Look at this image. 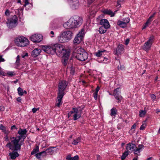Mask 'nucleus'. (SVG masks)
I'll list each match as a JSON object with an SVG mask.
<instances>
[{"instance_id":"f257e3e1","label":"nucleus","mask_w":160,"mask_h":160,"mask_svg":"<svg viewBox=\"0 0 160 160\" xmlns=\"http://www.w3.org/2000/svg\"><path fill=\"white\" fill-rule=\"evenodd\" d=\"M27 132L26 129H20L18 133L20 135L16 137H11V142H8L6 146L10 149H14L16 150H20L22 144L19 142L22 138L24 139L26 137Z\"/></svg>"},{"instance_id":"f03ea898","label":"nucleus","mask_w":160,"mask_h":160,"mask_svg":"<svg viewBox=\"0 0 160 160\" xmlns=\"http://www.w3.org/2000/svg\"><path fill=\"white\" fill-rule=\"evenodd\" d=\"M83 22L82 18L78 17L76 18H70L67 22L63 24V27L68 29H72L79 27Z\"/></svg>"},{"instance_id":"7ed1b4c3","label":"nucleus","mask_w":160,"mask_h":160,"mask_svg":"<svg viewBox=\"0 0 160 160\" xmlns=\"http://www.w3.org/2000/svg\"><path fill=\"white\" fill-rule=\"evenodd\" d=\"M57 55L62 58V62L64 66H66L68 62V58L70 55V51L65 49L63 47H58L57 49Z\"/></svg>"},{"instance_id":"20e7f679","label":"nucleus","mask_w":160,"mask_h":160,"mask_svg":"<svg viewBox=\"0 0 160 160\" xmlns=\"http://www.w3.org/2000/svg\"><path fill=\"white\" fill-rule=\"evenodd\" d=\"M73 56L78 60L83 61L87 59L88 54L82 48L78 47L74 50Z\"/></svg>"},{"instance_id":"39448f33","label":"nucleus","mask_w":160,"mask_h":160,"mask_svg":"<svg viewBox=\"0 0 160 160\" xmlns=\"http://www.w3.org/2000/svg\"><path fill=\"white\" fill-rule=\"evenodd\" d=\"M73 33L70 30L62 31L57 37L58 41L60 43H65L70 41L73 37Z\"/></svg>"},{"instance_id":"423d86ee","label":"nucleus","mask_w":160,"mask_h":160,"mask_svg":"<svg viewBox=\"0 0 160 160\" xmlns=\"http://www.w3.org/2000/svg\"><path fill=\"white\" fill-rule=\"evenodd\" d=\"M144 147V146L142 144L139 145L138 147H136L135 144L130 142L126 145V151L129 153H131L133 151L134 154H138L142 150Z\"/></svg>"},{"instance_id":"0eeeda50","label":"nucleus","mask_w":160,"mask_h":160,"mask_svg":"<svg viewBox=\"0 0 160 160\" xmlns=\"http://www.w3.org/2000/svg\"><path fill=\"white\" fill-rule=\"evenodd\" d=\"M82 110L80 107L73 108L72 110L68 113V118H70L72 115L74 120H77L81 117Z\"/></svg>"},{"instance_id":"6e6552de","label":"nucleus","mask_w":160,"mask_h":160,"mask_svg":"<svg viewBox=\"0 0 160 160\" xmlns=\"http://www.w3.org/2000/svg\"><path fill=\"white\" fill-rule=\"evenodd\" d=\"M15 44L18 47H24L29 44L28 39L24 37H18L15 40Z\"/></svg>"},{"instance_id":"1a4fd4ad","label":"nucleus","mask_w":160,"mask_h":160,"mask_svg":"<svg viewBox=\"0 0 160 160\" xmlns=\"http://www.w3.org/2000/svg\"><path fill=\"white\" fill-rule=\"evenodd\" d=\"M63 47L60 45L55 44L54 47H52L50 46H45L43 47L42 49L43 50L48 54L52 55L56 53L57 54V49L58 47Z\"/></svg>"},{"instance_id":"9d476101","label":"nucleus","mask_w":160,"mask_h":160,"mask_svg":"<svg viewBox=\"0 0 160 160\" xmlns=\"http://www.w3.org/2000/svg\"><path fill=\"white\" fill-rule=\"evenodd\" d=\"M68 84L67 82L65 80H61L60 81L58 86V94L64 95L65 94L64 91Z\"/></svg>"},{"instance_id":"9b49d317","label":"nucleus","mask_w":160,"mask_h":160,"mask_svg":"<svg viewBox=\"0 0 160 160\" xmlns=\"http://www.w3.org/2000/svg\"><path fill=\"white\" fill-rule=\"evenodd\" d=\"M86 32V30L84 28L81 29L74 39L73 42L74 44H78L80 43Z\"/></svg>"},{"instance_id":"f8f14e48","label":"nucleus","mask_w":160,"mask_h":160,"mask_svg":"<svg viewBox=\"0 0 160 160\" xmlns=\"http://www.w3.org/2000/svg\"><path fill=\"white\" fill-rule=\"evenodd\" d=\"M18 20L16 16L14 15L12 18L8 20L7 22V27L10 29L15 27L17 25Z\"/></svg>"},{"instance_id":"ddd939ff","label":"nucleus","mask_w":160,"mask_h":160,"mask_svg":"<svg viewBox=\"0 0 160 160\" xmlns=\"http://www.w3.org/2000/svg\"><path fill=\"white\" fill-rule=\"evenodd\" d=\"M154 39V37L153 36H151L148 39V41L145 42L144 45L142 47L143 49L147 52L150 49L153 43Z\"/></svg>"},{"instance_id":"4468645a","label":"nucleus","mask_w":160,"mask_h":160,"mask_svg":"<svg viewBox=\"0 0 160 160\" xmlns=\"http://www.w3.org/2000/svg\"><path fill=\"white\" fill-rule=\"evenodd\" d=\"M120 94L121 92L119 88H118L114 90L113 95L115 99L117 100V102L118 103L120 102L122 98Z\"/></svg>"},{"instance_id":"2eb2a0df","label":"nucleus","mask_w":160,"mask_h":160,"mask_svg":"<svg viewBox=\"0 0 160 160\" xmlns=\"http://www.w3.org/2000/svg\"><path fill=\"white\" fill-rule=\"evenodd\" d=\"M30 39L33 42H39L42 40V36L40 34H34L31 36Z\"/></svg>"},{"instance_id":"dca6fc26","label":"nucleus","mask_w":160,"mask_h":160,"mask_svg":"<svg viewBox=\"0 0 160 160\" xmlns=\"http://www.w3.org/2000/svg\"><path fill=\"white\" fill-rule=\"evenodd\" d=\"M54 148L53 147H51L48 148L45 151H43L40 152L38 153L37 154V157L39 158L40 155L41 154H43V156H46L47 153L49 154H52L54 152L53 149Z\"/></svg>"},{"instance_id":"f3484780","label":"nucleus","mask_w":160,"mask_h":160,"mask_svg":"<svg viewBox=\"0 0 160 160\" xmlns=\"http://www.w3.org/2000/svg\"><path fill=\"white\" fill-rule=\"evenodd\" d=\"M124 46L122 44L119 45L115 52V54L118 56L124 52Z\"/></svg>"},{"instance_id":"a211bd4d","label":"nucleus","mask_w":160,"mask_h":160,"mask_svg":"<svg viewBox=\"0 0 160 160\" xmlns=\"http://www.w3.org/2000/svg\"><path fill=\"white\" fill-rule=\"evenodd\" d=\"M100 24L102 27H103L107 28H108L110 27V24L108 21L106 19H102L100 22Z\"/></svg>"},{"instance_id":"6ab92c4d","label":"nucleus","mask_w":160,"mask_h":160,"mask_svg":"<svg viewBox=\"0 0 160 160\" xmlns=\"http://www.w3.org/2000/svg\"><path fill=\"white\" fill-rule=\"evenodd\" d=\"M14 150V151L9 153V155L10 156V158L12 159H15L17 157L19 156V154L16 151L18 150H16L14 149H11Z\"/></svg>"},{"instance_id":"aec40b11","label":"nucleus","mask_w":160,"mask_h":160,"mask_svg":"<svg viewBox=\"0 0 160 160\" xmlns=\"http://www.w3.org/2000/svg\"><path fill=\"white\" fill-rule=\"evenodd\" d=\"M64 95L61 94H58L57 97V101L56 103V106L59 107L62 104V99Z\"/></svg>"},{"instance_id":"412c9836","label":"nucleus","mask_w":160,"mask_h":160,"mask_svg":"<svg viewBox=\"0 0 160 160\" xmlns=\"http://www.w3.org/2000/svg\"><path fill=\"white\" fill-rule=\"evenodd\" d=\"M41 52V49L36 48L33 50L32 53V55L34 57H36L38 56Z\"/></svg>"},{"instance_id":"4be33fe9","label":"nucleus","mask_w":160,"mask_h":160,"mask_svg":"<svg viewBox=\"0 0 160 160\" xmlns=\"http://www.w3.org/2000/svg\"><path fill=\"white\" fill-rule=\"evenodd\" d=\"M71 8L73 10H76L78 9L80 6L79 1L75 3H72L70 5Z\"/></svg>"},{"instance_id":"5701e85b","label":"nucleus","mask_w":160,"mask_h":160,"mask_svg":"<svg viewBox=\"0 0 160 160\" xmlns=\"http://www.w3.org/2000/svg\"><path fill=\"white\" fill-rule=\"evenodd\" d=\"M103 12L104 14H108L110 15L111 17H113L115 15V13L110 10H104L103 11Z\"/></svg>"},{"instance_id":"b1692460","label":"nucleus","mask_w":160,"mask_h":160,"mask_svg":"<svg viewBox=\"0 0 160 160\" xmlns=\"http://www.w3.org/2000/svg\"><path fill=\"white\" fill-rule=\"evenodd\" d=\"M117 24L120 27L122 28H124L126 27L127 25L126 24V23L125 22H123L122 21L118 20L117 22Z\"/></svg>"},{"instance_id":"393cba45","label":"nucleus","mask_w":160,"mask_h":160,"mask_svg":"<svg viewBox=\"0 0 160 160\" xmlns=\"http://www.w3.org/2000/svg\"><path fill=\"white\" fill-rule=\"evenodd\" d=\"M108 28L101 26L99 28V33L101 34H103L105 33Z\"/></svg>"},{"instance_id":"a878e982","label":"nucleus","mask_w":160,"mask_h":160,"mask_svg":"<svg viewBox=\"0 0 160 160\" xmlns=\"http://www.w3.org/2000/svg\"><path fill=\"white\" fill-rule=\"evenodd\" d=\"M81 141V138L78 137V138H76L73 140V142L72 143V144L74 145H77L79 142Z\"/></svg>"},{"instance_id":"bb28decb","label":"nucleus","mask_w":160,"mask_h":160,"mask_svg":"<svg viewBox=\"0 0 160 160\" xmlns=\"http://www.w3.org/2000/svg\"><path fill=\"white\" fill-rule=\"evenodd\" d=\"M111 115L112 116H114L117 114V110L115 108H113L111 110Z\"/></svg>"},{"instance_id":"cd10ccee","label":"nucleus","mask_w":160,"mask_h":160,"mask_svg":"<svg viewBox=\"0 0 160 160\" xmlns=\"http://www.w3.org/2000/svg\"><path fill=\"white\" fill-rule=\"evenodd\" d=\"M39 147L38 146H36L35 148H34L32 151L31 152V155H33L36 154L37 152H39Z\"/></svg>"},{"instance_id":"c85d7f7f","label":"nucleus","mask_w":160,"mask_h":160,"mask_svg":"<svg viewBox=\"0 0 160 160\" xmlns=\"http://www.w3.org/2000/svg\"><path fill=\"white\" fill-rule=\"evenodd\" d=\"M146 111L145 110H141L139 111V116L141 117H144Z\"/></svg>"},{"instance_id":"c756f323","label":"nucleus","mask_w":160,"mask_h":160,"mask_svg":"<svg viewBox=\"0 0 160 160\" xmlns=\"http://www.w3.org/2000/svg\"><path fill=\"white\" fill-rule=\"evenodd\" d=\"M18 94L20 96H22L23 95V90L20 87H19L17 89Z\"/></svg>"},{"instance_id":"7c9ffc66","label":"nucleus","mask_w":160,"mask_h":160,"mask_svg":"<svg viewBox=\"0 0 160 160\" xmlns=\"http://www.w3.org/2000/svg\"><path fill=\"white\" fill-rule=\"evenodd\" d=\"M105 51H106L105 50H99L96 53V55L97 57H100L102 55V53L105 52Z\"/></svg>"},{"instance_id":"2f4dec72","label":"nucleus","mask_w":160,"mask_h":160,"mask_svg":"<svg viewBox=\"0 0 160 160\" xmlns=\"http://www.w3.org/2000/svg\"><path fill=\"white\" fill-rule=\"evenodd\" d=\"M129 152L126 151L122 154L121 157V159L122 160L125 159L126 157L128 155Z\"/></svg>"},{"instance_id":"473e14b6","label":"nucleus","mask_w":160,"mask_h":160,"mask_svg":"<svg viewBox=\"0 0 160 160\" xmlns=\"http://www.w3.org/2000/svg\"><path fill=\"white\" fill-rule=\"evenodd\" d=\"M6 74L11 77H12V76L15 75V72L12 71H8Z\"/></svg>"},{"instance_id":"72a5a7b5","label":"nucleus","mask_w":160,"mask_h":160,"mask_svg":"<svg viewBox=\"0 0 160 160\" xmlns=\"http://www.w3.org/2000/svg\"><path fill=\"white\" fill-rule=\"evenodd\" d=\"M0 129L2 130L3 131L5 132V133H7V131H6V128L3 126L1 125L0 126Z\"/></svg>"},{"instance_id":"f704fd0d","label":"nucleus","mask_w":160,"mask_h":160,"mask_svg":"<svg viewBox=\"0 0 160 160\" xmlns=\"http://www.w3.org/2000/svg\"><path fill=\"white\" fill-rule=\"evenodd\" d=\"M10 13L11 12L9 10L7 9L6 10L5 12V15L7 17L9 16Z\"/></svg>"},{"instance_id":"c9c22d12","label":"nucleus","mask_w":160,"mask_h":160,"mask_svg":"<svg viewBox=\"0 0 160 160\" xmlns=\"http://www.w3.org/2000/svg\"><path fill=\"white\" fill-rule=\"evenodd\" d=\"M122 21L123 22H125L126 24L127 25V23L130 21V19L128 18H127L123 19Z\"/></svg>"},{"instance_id":"e433bc0d","label":"nucleus","mask_w":160,"mask_h":160,"mask_svg":"<svg viewBox=\"0 0 160 160\" xmlns=\"http://www.w3.org/2000/svg\"><path fill=\"white\" fill-rule=\"evenodd\" d=\"M123 0H118L117 2V6H120L121 4L123 2Z\"/></svg>"},{"instance_id":"4c0bfd02","label":"nucleus","mask_w":160,"mask_h":160,"mask_svg":"<svg viewBox=\"0 0 160 160\" xmlns=\"http://www.w3.org/2000/svg\"><path fill=\"white\" fill-rule=\"evenodd\" d=\"M146 124L145 123H143L141 126L140 129L141 130H143L146 126Z\"/></svg>"},{"instance_id":"58836bf2","label":"nucleus","mask_w":160,"mask_h":160,"mask_svg":"<svg viewBox=\"0 0 160 160\" xmlns=\"http://www.w3.org/2000/svg\"><path fill=\"white\" fill-rule=\"evenodd\" d=\"M79 0H68L69 5L78 1Z\"/></svg>"},{"instance_id":"ea45409f","label":"nucleus","mask_w":160,"mask_h":160,"mask_svg":"<svg viewBox=\"0 0 160 160\" xmlns=\"http://www.w3.org/2000/svg\"><path fill=\"white\" fill-rule=\"evenodd\" d=\"M0 75H2V76H5V73H4V71L3 69L0 67Z\"/></svg>"},{"instance_id":"a19ab883","label":"nucleus","mask_w":160,"mask_h":160,"mask_svg":"<svg viewBox=\"0 0 160 160\" xmlns=\"http://www.w3.org/2000/svg\"><path fill=\"white\" fill-rule=\"evenodd\" d=\"M79 159L78 155H76L73 157H72L71 160H78Z\"/></svg>"},{"instance_id":"79ce46f5","label":"nucleus","mask_w":160,"mask_h":160,"mask_svg":"<svg viewBox=\"0 0 160 160\" xmlns=\"http://www.w3.org/2000/svg\"><path fill=\"white\" fill-rule=\"evenodd\" d=\"M153 18V16H150L149 18L148 19L147 22H148L150 24H151V22L152 21V18Z\"/></svg>"},{"instance_id":"37998d69","label":"nucleus","mask_w":160,"mask_h":160,"mask_svg":"<svg viewBox=\"0 0 160 160\" xmlns=\"http://www.w3.org/2000/svg\"><path fill=\"white\" fill-rule=\"evenodd\" d=\"M20 57H19V55H18L16 58V62L17 64H18L19 63V62H20Z\"/></svg>"},{"instance_id":"c03bdc74","label":"nucleus","mask_w":160,"mask_h":160,"mask_svg":"<svg viewBox=\"0 0 160 160\" xmlns=\"http://www.w3.org/2000/svg\"><path fill=\"white\" fill-rule=\"evenodd\" d=\"M125 67L123 65H120V67L119 66L118 67V70H123L124 69Z\"/></svg>"},{"instance_id":"a18cd8bd","label":"nucleus","mask_w":160,"mask_h":160,"mask_svg":"<svg viewBox=\"0 0 160 160\" xmlns=\"http://www.w3.org/2000/svg\"><path fill=\"white\" fill-rule=\"evenodd\" d=\"M98 92H95L93 93V97L95 100H97V98Z\"/></svg>"},{"instance_id":"49530a36","label":"nucleus","mask_w":160,"mask_h":160,"mask_svg":"<svg viewBox=\"0 0 160 160\" xmlns=\"http://www.w3.org/2000/svg\"><path fill=\"white\" fill-rule=\"evenodd\" d=\"M71 156L70 154L68 155L66 158V159L67 160H71Z\"/></svg>"},{"instance_id":"de8ad7c7","label":"nucleus","mask_w":160,"mask_h":160,"mask_svg":"<svg viewBox=\"0 0 160 160\" xmlns=\"http://www.w3.org/2000/svg\"><path fill=\"white\" fill-rule=\"evenodd\" d=\"M130 42V39L129 38H127L126 39L125 42V44L127 45L128 44L129 42Z\"/></svg>"},{"instance_id":"09e8293b","label":"nucleus","mask_w":160,"mask_h":160,"mask_svg":"<svg viewBox=\"0 0 160 160\" xmlns=\"http://www.w3.org/2000/svg\"><path fill=\"white\" fill-rule=\"evenodd\" d=\"M38 110V108H33L32 109V111L33 113H34L36 112Z\"/></svg>"},{"instance_id":"8fccbe9b","label":"nucleus","mask_w":160,"mask_h":160,"mask_svg":"<svg viewBox=\"0 0 160 160\" xmlns=\"http://www.w3.org/2000/svg\"><path fill=\"white\" fill-rule=\"evenodd\" d=\"M38 153L36 154H35V156L38 158H41V157H44L45 156H43V154H41V155H40V156L39 157V158L38 157H37V154H38Z\"/></svg>"},{"instance_id":"3c124183","label":"nucleus","mask_w":160,"mask_h":160,"mask_svg":"<svg viewBox=\"0 0 160 160\" xmlns=\"http://www.w3.org/2000/svg\"><path fill=\"white\" fill-rule=\"evenodd\" d=\"M29 0H25V6H26L29 3Z\"/></svg>"},{"instance_id":"603ef678","label":"nucleus","mask_w":160,"mask_h":160,"mask_svg":"<svg viewBox=\"0 0 160 160\" xmlns=\"http://www.w3.org/2000/svg\"><path fill=\"white\" fill-rule=\"evenodd\" d=\"M28 54L27 53H25V54L23 53V54L22 55V58H24L26 56H28Z\"/></svg>"},{"instance_id":"864d4df0","label":"nucleus","mask_w":160,"mask_h":160,"mask_svg":"<svg viewBox=\"0 0 160 160\" xmlns=\"http://www.w3.org/2000/svg\"><path fill=\"white\" fill-rule=\"evenodd\" d=\"M96 0H88V3L89 4H91L93 2Z\"/></svg>"},{"instance_id":"5fc2aeb1","label":"nucleus","mask_w":160,"mask_h":160,"mask_svg":"<svg viewBox=\"0 0 160 160\" xmlns=\"http://www.w3.org/2000/svg\"><path fill=\"white\" fill-rule=\"evenodd\" d=\"M5 61L4 59L2 58V56H0V62H4Z\"/></svg>"},{"instance_id":"6e6d98bb","label":"nucleus","mask_w":160,"mask_h":160,"mask_svg":"<svg viewBox=\"0 0 160 160\" xmlns=\"http://www.w3.org/2000/svg\"><path fill=\"white\" fill-rule=\"evenodd\" d=\"M50 34H52V36H51V38H52L54 36V32L53 31H51L50 32Z\"/></svg>"},{"instance_id":"4d7b16f0","label":"nucleus","mask_w":160,"mask_h":160,"mask_svg":"<svg viewBox=\"0 0 160 160\" xmlns=\"http://www.w3.org/2000/svg\"><path fill=\"white\" fill-rule=\"evenodd\" d=\"M100 89V87L98 86L96 88L95 90V92H98L99 90Z\"/></svg>"},{"instance_id":"13d9d810","label":"nucleus","mask_w":160,"mask_h":160,"mask_svg":"<svg viewBox=\"0 0 160 160\" xmlns=\"http://www.w3.org/2000/svg\"><path fill=\"white\" fill-rule=\"evenodd\" d=\"M11 130H13L14 129H17V128L15 126L13 125V126H12V127H11Z\"/></svg>"},{"instance_id":"bf43d9fd","label":"nucleus","mask_w":160,"mask_h":160,"mask_svg":"<svg viewBox=\"0 0 160 160\" xmlns=\"http://www.w3.org/2000/svg\"><path fill=\"white\" fill-rule=\"evenodd\" d=\"M71 73L72 74H73L74 73V70L72 68L71 70Z\"/></svg>"},{"instance_id":"052dcab7","label":"nucleus","mask_w":160,"mask_h":160,"mask_svg":"<svg viewBox=\"0 0 160 160\" xmlns=\"http://www.w3.org/2000/svg\"><path fill=\"white\" fill-rule=\"evenodd\" d=\"M17 101L18 102H21V101L22 100V98H21L20 97H18L17 98Z\"/></svg>"},{"instance_id":"680f3d73","label":"nucleus","mask_w":160,"mask_h":160,"mask_svg":"<svg viewBox=\"0 0 160 160\" xmlns=\"http://www.w3.org/2000/svg\"><path fill=\"white\" fill-rule=\"evenodd\" d=\"M136 125L135 124H134L132 126V127L131 128V129H134V128H135L136 127Z\"/></svg>"},{"instance_id":"e2e57ef3","label":"nucleus","mask_w":160,"mask_h":160,"mask_svg":"<svg viewBox=\"0 0 160 160\" xmlns=\"http://www.w3.org/2000/svg\"><path fill=\"white\" fill-rule=\"evenodd\" d=\"M4 109V107L3 106L0 107V111H3Z\"/></svg>"},{"instance_id":"0e129e2a","label":"nucleus","mask_w":160,"mask_h":160,"mask_svg":"<svg viewBox=\"0 0 160 160\" xmlns=\"http://www.w3.org/2000/svg\"><path fill=\"white\" fill-rule=\"evenodd\" d=\"M150 24L149 23L147 22H146L144 25L146 27H147Z\"/></svg>"},{"instance_id":"69168bd1","label":"nucleus","mask_w":160,"mask_h":160,"mask_svg":"<svg viewBox=\"0 0 160 160\" xmlns=\"http://www.w3.org/2000/svg\"><path fill=\"white\" fill-rule=\"evenodd\" d=\"M97 160H99L100 159V156L98 155H97Z\"/></svg>"},{"instance_id":"338daca9","label":"nucleus","mask_w":160,"mask_h":160,"mask_svg":"<svg viewBox=\"0 0 160 160\" xmlns=\"http://www.w3.org/2000/svg\"><path fill=\"white\" fill-rule=\"evenodd\" d=\"M102 58H103V61H106L107 60H108V59L107 58H104V57H102Z\"/></svg>"},{"instance_id":"774afa93","label":"nucleus","mask_w":160,"mask_h":160,"mask_svg":"<svg viewBox=\"0 0 160 160\" xmlns=\"http://www.w3.org/2000/svg\"><path fill=\"white\" fill-rule=\"evenodd\" d=\"M151 98L152 99H155V96L154 95L152 94L151 95Z\"/></svg>"}]
</instances>
